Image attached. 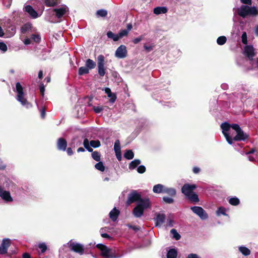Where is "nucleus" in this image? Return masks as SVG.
<instances>
[{
	"label": "nucleus",
	"mask_w": 258,
	"mask_h": 258,
	"mask_svg": "<svg viewBox=\"0 0 258 258\" xmlns=\"http://www.w3.org/2000/svg\"><path fill=\"white\" fill-rule=\"evenodd\" d=\"M221 127L227 142L230 145L233 140L244 141L248 138V135L244 133L237 124L224 122L221 124Z\"/></svg>",
	"instance_id": "obj_1"
},
{
	"label": "nucleus",
	"mask_w": 258,
	"mask_h": 258,
	"mask_svg": "<svg viewBox=\"0 0 258 258\" xmlns=\"http://www.w3.org/2000/svg\"><path fill=\"white\" fill-rule=\"evenodd\" d=\"M197 188L196 184L186 183L183 185L181 188L182 192L191 201L197 203L199 201L198 196L194 190Z\"/></svg>",
	"instance_id": "obj_2"
},
{
	"label": "nucleus",
	"mask_w": 258,
	"mask_h": 258,
	"mask_svg": "<svg viewBox=\"0 0 258 258\" xmlns=\"http://www.w3.org/2000/svg\"><path fill=\"white\" fill-rule=\"evenodd\" d=\"M237 13L239 16L243 18L247 16L255 17L258 15V9L255 6L242 5L237 9Z\"/></svg>",
	"instance_id": "obj_3"
},
{
	"label": "nucleus",
	"mask_w": 258,
	"mask_h": 258,
	"mask_svg": "<svg viewBox=\"0 0 258 258\" xmlns=\"http://www.w3.org/2000/svg\"><path fill=\"white\" fill-rule=\"evenodd\" d=\"M150 207V202L148 199H141L134 209L133 214L136 217H140L143 215L144 211Z\"/></svg>",
	"instance_id": "obj_4"
},
{
	"label": "nucleus",
	"mask_w": 258,
	"mask_h": 258,
	"mask_svg": "<svg viewBox=\"0 0 258 258\" xmlns=\"http://www.w3.org/2000/svg\"><path fill=\"white\" fill-rule=\"evenodd\" d=\"M16 89L17 93V99L23 106H26L27 108L30 106L27 99L24 97L23 88L20 83L17 82L16 85Z\"/></svg>",
	"instance_id": "obj_5"
},
{
	"label": "nucleus",
	"mask_w": 258,
	"mask_h": 258,
	"mask_svg": "<svg viewBox=\"0 0 258 258\" xmlns=\"http://www.w3.org/2000/svg\"><path fill=\"white\" fill-rule=\"evenodd\" d=\"M97 67L98 74L103 77L105 74V57L103 55H99L97 57Z\"/></svg>",
	"instance_id": "obj_6"
},
{
	"label": "nucleus",
	"mask_w": 258,
	"mask_h": 258,
	"mask_svg": "<svg viewBox=\"0 0 258 258\" xmlns=\"http://www.w3.org/2000/svg\"><path fill=\"white\" fill-rule=\"evenodd\" d=\"M97 247L101 251V255L104 258H114L111 250L102 244H98Z\"/></svg>",
	"instance_id": "obj_7"
},
{
	"label": "nucleus",
	"mask_w": 258,
	"mask_h": 258,
	"mask_svg": "<svg viewBox=\"0 0 258 258\" xmlns=\"http://www.w3.org/2000/svg\"><path fill=\"white\" fill-rule=\"evenodd\" d=\"M192 212L199 216L202 220L208 218V216L205 211L201 207L195 206L191 207Z\"/></svg>",
	"instance_id": "obj_8"
},
{
	"label": "nucleus",
	"mask_w": 258,
	"mask_h": 258,
	"mask_svg": "<svg viewBox=\"0 0 258 258\" xmlns=\"http://www.w3.org/2000/svg\"><path fill=\"white\" fill-rule=\"evenodd\" d=\"M127 53L126 46L124 45H121L116 49L115 56L118 58H123L127 56Z\"/></svg>",
	"instance_id": "obj_9"
},
{
	"label": "nucleus",
	"mask_w": 258,
	"mask_h": 258,
	"mask_svg": "<svg viewBox=\"0 0 258 258\" xmlns=\"http://www.w3.org/2000/svg\"><path fill=\"white\" fill-rule=\"evenodd\" d=\"M70 246L71 247V249L75 251L76 252H77L79 253L80 254L82 255L84 252V249L83 245L81 244H80L79 243L77 242H70Z\"/></svg>",
	"instance_id": "obj_10"
},
{
	"label": "nucleus",
	"mask_w": 258,
	"mask_h": 258,
	"mask_svg": "<svg viewBox=\"0 0 258 258\" xmlns=\"http://www.w3.org/2000/svg\"><path fill=\"white\" fill-rule=\"evenodd\" d=\"M254 50L253 47L250 45H247L244 47V53L250 60H252L253 57L255 55Z\"/></svg>",
	"instance_id": "obj_11"
},
{
	"label": "nucleus",
	"mask_w": 258,
	"mask_h": 258,
	"mask_svg": "<svg viewBox=\"0 0 258 258\" xmlns=\"http://www.w3.org/2000/svg\"><path fill=\"white\" fill-rule=\"evenodd\" d=\"M0 197L6 202H12L13 201V199L11 196L10 192L4 190L1 186Z\"/></svg>",
	"instance_id": "obj_12"
},
{
	"label": "nucleus",
	"mask_w": 258,
	"mask_h": 258,
	"mask_svg": "<svg viewBox=\"0 0 258 258\" xmlns=\"http://www.w3.org/2000/svg\"><path fill=\"white\" fill-rule=\"evenodd\" d=\"M10 245V240L9 239H4L0 246V253L4 254L7 252L8 248Z\"/></svg>",
	"instance_id": "obj_13"
},
{
	"label": "nucleus",
	"mask_w": 258,
	"mask_h": 258,
	"mask_svg": "<svg viewBox=\"0 0 258 258\" xmlns=\"http://www.w3.org/2000/svg\"><path fill=\"white\" fill-rule=\"evenodd\" d=\"M25 11L27 12L30 16L33 19L37 18L39 15L37 12L30 5H27L24 8Z\"/></svg>",
	"instance_id": "obj_14"
},
{
	"label": "nucleus",
	"mask_w": 258,
	"mask_h": 258,
	"mask_svg": "<svg viewBox=\"0 0 258 258\" xmlns=\"http://www.w3.org/2000/svg\"><path fill=\"white\" fill-rule=\"evenodd\" d=\"M68 11V8L66 6H63L60 8L54 9V11L56 13V16L57 18H61Z\"/></svg>",
	"instance_id": "obj_15"
},
{
	"label": "nucleus",
	"mask_w": 258,
	"mask_h": 258,
	"mask_svg": "<svg viewBox=\"0 0 258 258\" xmlns=\"http://www.w3.org/2000/svg\"><path fill=\"white\" fill-rule=\"evenodd\" d=\"M140 198V195L136 192V191H133L128 196L127 200V204L129 205L131 203H132L135 201H138Z\"/></svg>",
	"instance_id": "obj_16"
},
{
	"label": "nucleus",
	"mask_w": 258,
	"mask_h": 258,
	"mask_svg": "<svg viewBox=\"0 0 258 258\" xmlns=\"http://www.w3.org/2000/svg\"><path fill=\"white\" fill-rule=\"evenodd\" d=\"M67 142L63 138H59L57 140V146L59 150L64 151L66 150Z\"/></svg>",
	"instance_id": "obj_17"
},
{
	"label": "nucleus",
	"mask_w": 258,
	"mask_h": 258,
	"mask_svg": "<svg viewBox=\"0 0 258 258\" xmlns=\"http://www.w3.org/2000/svg\"><path fill=\"white\" fill-rule=\"evenodd\" d=\"M165 216L163 213H158L156 214V217L155 219L156 222V225L157 226L162 225L165 221Z\"/></svg>",
	"instance_id": "obj_18"
},
{
	"label": "nucleus",
	"mask_w": 258,
	"mask_h": 258,
	"mask_svg": "<svg viewBox=\"0 0 258 258\" xmlns=\"http://www.w3.org/2000/svg\"><path fill=\"white\" fill-rule=\"evenodd\" d=\"M119 211L117 210L116 208H114L109 213V217L113 221H115L118 218L119 214Z\"/></svg>",
	"instance_id": "obj_19"
},
{
	"label": "nucleus",
	"mask_w": 258,
	"mask_h": 258,
	"mask_svg": "<svg viewBox=\"0 0 258 258\" xmlns=\"http://www.w3.org/2000/svg\"><path fill=\"white\" fill-rule=\"evenodd\" d=\"M132 28H133L132 24L131 23L128 24L127 25V29L126 30H125V29L121 30L119 31V33H118V36H119V38H121L123 37V36H127L129 31L130 30H131Z\"/></svg>",
	"instance_id": "obj_20"
},
{
	"label": "nucleus",
	"mask_w": 258,
	"mask_h": 258,
	"mask_svg": "<svg viewBox=\"0 0 258 258\" xmlns=\"http://www.w3.org/2000/svg\"><path fill=\"white\" fill-rule=\"evenodd\" d=\"M165 187L161 184H158L153 186V191L156 194L164 193Z\"/></svg>",
	"instance_id": "obj_21"
},
{
	"label": "nucleus",
	"mask_w": 258,
	"mask_h": 258,
	"mask_svg": "<svg viewBox=\"0 0 258 258\" xmlns=\"http://www.w3.org/2000/svg\"><path fill=\"white\" fill-rule=\"evenodd\" d=\"M153 12L156 15L165 14L167 12V9L165 7H158L154 9Z\"/></svg>",
	"instance_id": "obj_22"
},
{
	"label": "nucleus",
	"mask_w": 258,
	"mask_h": 258,
	"mask_svg": "<svg viewBox=\"0 0 258 258\" xmlns=\"http://www.w3.org/2000/svg\"><path fill=\"white\" fill-rule=\"evenodd\" d=\"M239 251L244 256L249 255L250 254V250L244 246H240L238 247Z\"/></svg>",
	"instance_id": "obj_23"
},
{
	"label": "nucleus",
	"mask_w": 258,
	"mask_h": 258,
	"mask_svg": "<svg viewBox=\"0 0 258 258\" xmlns=\"http://www.w3.org/2000/svg\"><path fill=\"white\" fill-rule=\"evenodd\" d=\"M177 255V250L174 248H172L168 250L167 254V258H176Z\"/></svg>",
	"instance_id": "obj_24"
},
{
	"label": "nucleus",
	"mask_w": 258,
	"mask_h": 258,
	"mask_svg": "<svg viewBox=\"0 0 258 258\" xmlns=\"http://www.w3.org/2000/svg\"><path fill=\"white\" fill-rule=\"evenodd\" d=\"M96 66V63L93 60L91 59H87L86 61V67L89 70L95 68Z\"/></svg>",
	"instance_id": "obj_25"
},
{
	"label": "nucleus",
	"mask_w": 258,
	"mask_h": 258,
	"mask_svg": "<svg viewBox=\"0 0 258 258\" xmlns=\"http://www.w3.org/2000/svg\"><path fill=\"white\" fill-rule=\"evenodd\" d=\"M32 26L30 24L27 23L24 25L21 29V32L23 34L29 31L31 29Z\"/></svg>",
	"instance_id": "obj_26"
},
{
	"label": "nucleus",
	"mask_w": 258,
	"mask_h": 258,
	"mask_svg": "<svg viewBox=\"0 0 258 258\" xmlns=\"http://www.w3.org/2000/svg\"><path fill=\"white\" fill-rule=\"evenodd\" d=\"M141 163V161L139 159H135L132 161L129 165V168L130 169H135L138 165Z\"/></svg>",
	"instance_id": "obj_27"
},
{
	"label": "nucleus",
	"mask_w": 258,
	"mask_h": 258,
	"mask_svg": "<svg viewBox=\"0 0 258 258\" xmlns=\"http://www.w3.org/2000/svg\"><path fill=\"white\" fill-rule=\"evenodd\" d=\"M107 37L109 38L112 39L114 41H116L119 40V36L118 34H115L111 31H109L107 33Z\"/></svg>",
	"instance_id": "obj_28"
},
{
	"label": "nucleus",
	"mask_w": 258,
	"mask_h": 258,
	"mask_svg": "<svg viewBox=\"0 0 258 258\" xmlns=\"http://www.w3.org/2000/svg\"><path fill=\"white\" fill-rule=\"evenodd\" d=\"M164 193H166V194H168L169 195L173 196H175L176 194V190L173 188H168V187H165Z\"/></svg>",
	"instance_id": "obj_29"
},
{
	"label": "nucleus",
	"mask_w": 258,
	"mask_h": 258,
	"mask_svg": "<svg viewBox=\"0 0 258 258\" xmlns=\"http://www.w3.org/2000/svg\"><path fill=\"white\" fill-rule=\"evenodd\" d=\"M134 154L133 152L131 150H127L124 154V157L128 160L132 159L134 158Z\"/></svg>",
	"instance_id": "obj_30"
},
{
	"label": "nucleus",
	"mask_w": 258,
	"mask_h": 258,
	"mask_svg": "<svg viewBox=\"0 0 258 258\" xmlns=\"http://www.w3.org/2000/svg\"><path fill=\"white\" fill-rule=\"evenodd\" d=\"M89 72V70L86 67H82L79 68L78 73L79 75H83L88 74Z\"/></svg>",
	"instance_id": "obj_31"
},
{
	"label": "nucleus",
	"mask_w": 258,
	"mask_h": 258,
	"mask_svg": "<svg viewBox=\"0 0 258 258\" xmlns=\"http://www.w3.org/2000/svg\"><path fill=\"white\" fill-rule=\"evenodd\" d=\"M44 2L47 7H53L57 3V0H44Z\"/></svg>",
	"instance_id": "obj_32"
},
{
	"label": "nucleus",
	"mask_w": 258,
	"mask_h": 258,
	"mask_svg": "<svg viewBox=\"0 0 258 258\" xmlns=\"http://www.w3.org/2000/svg\"><path fill=\"white\" fill-rule=\"evenodd\" d=\"M229 203L232 205L236 206L239 204V200L236 197L231 198L229 200Z\"/></svg>",
	"instance_id": "obj_33"
},
{
	"label": "nucleus",
	"mask_w": 258,
	"mask_h": 258,
	"mask_svg": "<svg viewBox=\"0 0 258 258\" xmlns=\"http://www.w3.org/2000/svg\"><path fill=\"white\" fill-rule=\"evenodd\" d=\"M95 167L96 169L102 172L105 170V166H104L103 163L100 161H99L98 163L95 164Z\"/></svg>",
	"instance_id": "obj_34"
},
{
	"label": "nucleus",
	"mask_w": 258,
	"mask_h": 258,
	"mask_svg": "<svg viewBox=\"0 0 258 258\" xmlns=\"http://www.w3.org/2000/svg\"><path fill=\"white\" fill-rule=\"evenodd\" d=\"M226 37L225 36H222L217 38V42L219 45H222L226 43Z\"/></svg>",
	"instance_id": "obj_35"
},
{
	"label": "nucleus",
	"mask_w": 258,
	"mask_h": 258,
	"mask_svg": "<svg viewBox=\"0 0 258 258\" xmlns=\"http://www.w3.org/2000/svg\"><path fill=\"white\" fill-rule=\"evenodd\" d=\"M114 149L116 153V154H117L118 153L120 152V143L119 140H116L115 142L114 145Z\"/></svg>",
	"instance_id": "obj_36"
},
{
	"label": "nucleus",
	"mask_w": 258,
	"mask_h": 258,
	"mask_svg": "<svg viewBox=\"0 0 258 258\" xmlns=\"http://www.w3.org/2000/svg\"><path fill=\"white\" fill-rule=\"evenodd\" d=\"M107 96L108 98H110L109 102L111 104H113L115 102L117 97H116V95L115 93H112L108 95Z\"/></svg>",
	"instance_id": "obj_37"
},
{
	"label": "nucleus",
	"mask_w": 258,
	"mask_h": 258,
	"mask_svg": "<svg viewBox=\"0 0 258 258\" xmlns=\"http://www.w3.org/2000/svg\"><path fill=\"white\" fill-rule=\"evenodd\" d=\"M96 14L99 17H104L107 15V12L105 10L101 9L97 11Z\"/></svg>",
	"instance_id": "obj_38"
},
{
	"label": "nucleus",
	"mask_w": 258,
	"mask_h": 258,
	"mask_svg": "<svg viewBox=\"0 0 258 258\" xmlns=\"http://www.w3.org/2000/svg\"><path fill=\"white\" fill-rule=\"evenodd\" d=\"M92 157L96 161H100V154L98 152L95 151L92 152Z\"/></svg>",
	"instance_id": "obj_39"
},
{
	"label": "nucleus",
	"mask_w": 258,
	"mask_h": 258,
	"mask_svg": "<svg viewBox=\"0 0 258 258\" xmlns=\"http://www.w3.org/2000/svg\"><path fill=\"white\" fill-rule=\"evenodd\" d=\"M83 145L85 148L89 152H92L93 151L92 149L89 146V142L87 139H85L83 142Z\"/></svg>",
	"instance_id": "obj_40"
},
{
	"label": "nucleus",
	"mask_w": 258,
	"mask_h": 258,
	"mask_svg": "<svg viewBox=\"0 0 258 258\" xmlns=\"http://www.w3.org/2000/svg\"><path fill=\"white\" fill-rule=\"evenodd\" d=\"M225 212L226 209L224 207H221L218 208L216 213L218 216H220L221 215H226Z\"/></svg>",
	"instance_id": "obj_41"
},
{
	"label": "nucleus",
	"mask_w": 258,
	"mask_h": 258,
	"mask_svg": "<svg viewBox=\"0 0 258 258\" xmlns=\"http://www.w3.org/2000/svg\"><path fill=\"white\" fill-rule=\"evenodd\" d=\"M171 233L173 235V238H174L176 240H179L180 238V234L178 233V232L175 229H171Z\"/></svg>",
	"instance_id": "obj_42"
},
{
	"label": "nucleus",
	"mask_w": 258,
	"mask_h": 258,
	"mask_svg": "<svg viewBox=\"0 0 258 258\" xmlns=\"http://www.w3.org/2000/svg\"><path fill=\"white\" fill-rule=\"evenodd\" d=\"M90 145L92 147L97 148L100 146V143L98 140H92L90 141Z\"/></svg>",
	"instance_id": "obj_43"
},
{
	"label": "nucleus",
	"mask_w": 258,
	"mask_h": 258,
	"mask_svg": "<svg viewBox=\"0 0 258 258\" xmlns=\"http://www.w3.org/2000/svg\"><path fill=\"white\" fill-rule=\"evenodd\" d=\"M81 144V142L80 141H78V139L76 138H75L72 140V142L71 143V146L72 147H75V146L80 145Z\"/></svg>",
	"instance_id": "obj_44"
},
{
	"label": "nucleus",
	"mask_w": 258,
	"mask_h": 258,
	"mask_svg": "<svg viewBox=\"0 0 258 258\" xmlns=\"http://www.w3.org/2000/svg\"><path fill=\"white\" fill-rule=\"evenodd\" d=\"M93 108L94 112L96 113H99L103 110V107L100 106H94Z\"/></svg>",
	"instance_id": "obj_45"
},
{
	"label": "nucleus",
	"mask_w": 258,
	"mask_h": 258,
	"mask_svg": "<svg viewBox=\"0 0 258 258\" xmlns=\"http://www.w3.org/2000/svg\"><path fill=\"white\" fill-rule=\"evenodd\" d=\"M31 39L36 42H39L40 40V37L39 35L33 34Z\"/></svg>",
	"instance_id": "obj_46"
},
{
	"label": "nucleus",
	"mask_w": 258,
	"mask_h": 258,
	"mask_svg": "<svg viewBox=\"0 0 258 258\" xmlns=\"http://www.w3.org/2000/svg\"><path fill=\"white\" fill-rule=\"evenodd\" d=\"M137 171L139 173H143L146 171V167L144 165L139 166L137 168Z\"/></svg>",
	"instance_id": "obj_47"
},
{
	"label": "nucleus",
	"mask_w": 258,
	"mask_h": 258,
	"mask_svg": "<svg viewBox=\"0 0 258 258\" xmlns=\"http://www.w3.org/2000/svg\"><path fill=\"white\" fill-rule=\"evenodd\" d=\"M7 46L4 42H0V50L3 52H5L7 50Z\"/></svg>",
	"instance_id": "obj_48"
},
{
	"label": "nucleus",
	"mask_w": 258,
	"mask_h": 258,
	"mask_svg": "<svg viewBox=\"0 0 258 258\" xmlns=\"http://www.w3.org/2000/svg\"><path fill=\"white\" fill-rule=\"evenodd\" d=\"M38 247L41 249L42 252H45L47 249L46 245L43 243L39 244Z\"/></svg>",
	"instance_id": "obj_49"
},
{
	"label": "nucleus",
	"mask_w": 258,
	"mask_h": 258,
	"mask_svg": "<svg viewBox=\"0 0 258 258\" xmlns=\"http://www.w3.org/2000/svg\"><path fill=\"white\" fill-rule=\"evenodd\" d=\"M242 38V42L243 44H246L247 43V36L246 33L245 32L243 33L241 36Z\"/></svg>",
	"instance_id": "obj_50"
},
{
	"label": "nucleus",
	"mask_w": 258,
	"mask_h": 258,
	"mask_svg": "<svg viewBox=\"0 0 258 258\" xmlns=\"http://www.w3.org/2000/svg\"><path fill=\"white\" fill-rule=\"evenodd\" d=\"M163 200L164 202L169 204L172 203L173 202V200L172 198L168 197H163Z\"/></svg>",
	"instance_id": "obj_51"
},
{
	"label": "nucleus",
	"mask_w": 258,
	"mask_h": 258,
	"mask_svg": "<svg viewBox=\"0 0 258 258\" xmlns=\"http://www.w3.org/2000/svg\"><path fill=\"white\" fill-rule=\"evenodd\" d=\"M143 39V37L141 36H140L139 37H137V38H135L134 40H133V42L135 43V44H137L139 42H140Z\"/></svg>",
	"instance_id": "obj_52"
},
{
	"label": "nucleus",
	"mask_w": 258,
	"mask_h": 258,
	"mask_svg": "<svg viewBox=\"0 0 258 258\" xmlns=\"http://www.w3.org/2000/svg\"><path fill=\"white\" fill-rule=\"evenodd\" d=\"M241 3L248 5H251L252 1L251 0H240Z\"/></svg>",
	"instance_id": "obj_53"
},
{
	"label": "nucleus",
	"mask_w": 258,
	"mask_h": 258,
	"mask_svg": "<svg viewBox=\"0 0 258 258\" xmlns=\"http://www.w3.org/2000/svg\"><path fill=\"white\" fill-rule=\"evenodd\" d=\"M103 229H100V233H101V236L103 238H110V236L106 234V233H103Z\"/></svg>",
	"instance_id": "obj_54"
},
{
	"label": "nucleus",
	"mask_w": 258,
	"mask_h": 258,
	"mask_svg": "<svg viewBox=\"0 0 258 258\" xmlns=\"http://www.w3.org/2000/svg\"><path fill=\"white\" fill-rule=\"evenodd\" d=\"M187 258H200V257L197 254L190 253L188 255Z\"/></svg>",
	"instance_id": "obj_55"
},
{
	"label": "nucleus",
	"mask_w": 258,
	"mask_h": 258,
	"mask_svg": "<svg viewBox=\"0 0 258 258\" xmlns=\"http://www.w3.org/2000/svg\"><path fill=\"white\" fill-rule=\"evenodd\" d=\"M173 220L171 218H169L167 219V225L170 227H172L173 226Z\"/></svg>",
	"instance_id": "obj_56"
},
{
	"label": "nucleus",
	"mask_w": 258,
	"mask_h": 258,
	"mask_svg": "<svg viewBox=\"0 0 258 258\" xmlns=\"http://www.w3.org/2000/svg\"><path fill=\"white\" fill-rule=\"evenodd\" d=\"M41 116L42 118H44L45 116V108L44 107L42 108L40 110Z\"/></svg>",
	"instance_id": "obj_57"
},
{
	"label": "nucleus",
	"mask_w": 258,
	"mask_h": 258,
	"mask_svg": "<svg viewBox=\"0 0 258 258\" xmlns=\"http://www.w3.org/2000/svg\"><path fill=\"white\" fill-rule=\"evenodd\" d=\"M104 90L105 93L107 94V96L108 95L110 94L111 93H112V92H111L110 89L109 88H105Z\"/></svg>",
	"instance_id": "obj_58"
},
{
	"label": "nucleus",
	"mask_w": 258,
	"mask_h": 258,
	"mask_svg": "<svg viewBox=\"0 0 258 258\" xmlns=\"http://www.w3.org/2000/svg\"><path fill=\"white\" fill-rule=\"evenodd\" d=\"M67 152L69 155H72L73 154V151L71 148H68L67 149Z\"/></svg>",
	"instance_id": "obj_59"
},
{
	"label": "nucleus",
	"mask_w": 258,
	"mask_h": 258,
	"mask_svg": "<svg viewBox=\"0 0 258 258\" xmlns=\"http://www.w3.org/2000/svg\"><path fill=\"white\" fill-rule=\"evenodd\" d=\"M200 171V169L197 167H195L193 168V172L195 173H198Z\"/></svg>",
	"instance_id": "obj_60"
},
{
	"label": "nucleus",
	"mask_w": 258,
	"mask_h": 258,
	"mask_svg": "<svg viewBox=\"0 0 258 258\" xmlns=\"http://www.w3.org/2000/svg\"><path fill=\"white\" fill-rule=\"evenodd\" d=\"M24 42L26 45L29 44L31 43V40L29 38H27L24 40Z\"/></svg>",
	"instance_id": "obj_61"
},
{
	"label": "nucleus",
	"mask_w": 258,
	"mask_h": 258,
	"mask_svg": "<svg viewBox=\"0 0 258 258\" xmlns=\"http://www.w3.org/2000/svg\"><path fill=\"white\" fill-rule=\"evenodd\" d=\"M144 48L148 51H151L153 49L152 46H148L147 45H144Z\"/></svg>",
	"instance_id": "obj_62"
},
{
	"label": "nucleus",
	"mask_w": 258,
	"mask_h": 258,
	"mask_svg": "<svg viewBox=\"0 0 258 258\" xmlns=\"http://www.w3.org/2000/svg\"><path fill=\"white\" fill-rule=\"evenodd\" d=\"M44 86H40V92L41 93V94L43 95L44 94Z\"/></svg>",
	"instance_id": "obj_63"
},
{
	"label": "nucleus",
	"mask_w": 258,
	"mask_h": 258,
	"mask_svg": "<svg viewBox=\"0 0 258 258\" xmlns=\"http://www.w3.org/2000/svg\"><path fill=\"white\" fill-rule=\"evenodd\" d=\"M43 77V72L42 71H40L38 73V77L40 79H41Z\"/></svg>",
	"instance_id": "obj_64"
}]
</instances>
